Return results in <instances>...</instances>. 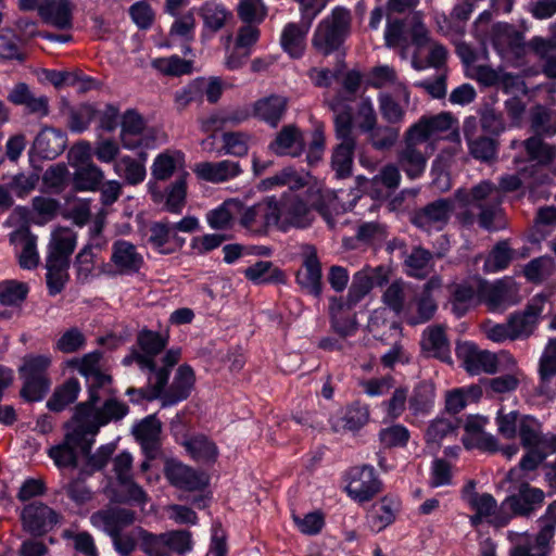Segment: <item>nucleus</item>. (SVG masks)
<instances>
[{
  "label": "nucleus",
  "instance_id": "nucleus-1",
  "mask_svg": "<svg viewBox=\"0 0 556 556\" xmlns=\"http://www.w3.org/2000/svg\"><path fill=\"white\" fill-rule=\"evenodd\" d=\"M102 353L93 351L80 358L66 362L85 376L89 382V397L76 406L77 416L89 422L92 431L99 430L110 421H117L128 413V406L110 396L111 377L100 371Z\"/></svg>",
  "mask_w": 556,
  "mask_h": 556
},
{
  "label": "nucleus",
  "instance_id": "nucleus-2",
  "mask_svg": "<svg viewBox=\"0 0 556 556\" xmlns=\"http://www.w3.org/2000/svg\"><path fill=\"white\" fill-rule=\"evenodd\" d=\"M455 200L465 207L458 214L463 225L470 226L478 217L479 225L486 229H494V220L501 213L503 195L496 184L491 180H481L470 189L459 188L454 193Z\"/></svg>",
  "mask_w": 556,
  "mask_h": 556
},
{
  "label": "nucleus",
  "instance_id": "nucleus-3",
  "mask_svg": "<svg viewBox=\"0 0 556 556\" xmlns=\"http://www.w3.org/2000/svg\"><path fill=\"white\" fill-rule=\"evenodd\" d=\"M168 343V334L143 329L137 336L139 351L134 350L123 363L125 365L137 364L141 370L149 372V386L154 388V396H159L168 381V370L156 368L154 356L160 354Z\"/></svg>",
  "mask_w": 556,
  "mask_h": 556
},
{
  "label": "nucleus",
  "instance_id": "nucleus-4",
  "mask_svg": "<svg viewBox=\"0 0 556 556\" xmlns=\"http://www.w3.org/2000/svg\"><path fill=\"white\" fill-rule=\"evenodd\" d=\"M74 419L76 427L67 433L64 441L49 450V456L59 467H76L79 455L88 454L91 448L92 438L99 430L92 431L89 422L77 416L75 409Z\"/></svg>",
  "mask_w": 556,
  "mask_h": 556
},
{
  "label": "nucleus",
  "instance_id": "nucleus-5",
  "mask_svg": "<svg viewBox=\"0 0 556 556\" xmlns=\"http://www.w3.org/2000/svg\"><path fill=\"white\" fill-rule=\"evenodd\" d=\"M351 22V12L343 7H336L330 15L318 23L312 46L325 55L338 50L350 34Z\"/></svg>",
  "mask_w": 556,
  "mask_h": 556
},
{
  "label": "nucleus",
  "instance_id": "nucleus-6",
  "mask_svg": "<svg viewBox=\"0 0 556 556\" xmlns=\"http://www.w3.org/2000/svg\"><path fill=\"white\" fill-rule=\"evenodd\" d=\"M456 356L464 369L470 375L494 374L503 361L513 366L517 363L509 353L497 355L490 351L481 350L469 341L457 343Z\"/></svg>",
  "mask_w": 556,
  "mask_h": 556
},
{
  "label": "nucleus",
  "instance_id": "nucleus-7",
  "mask_svg": "<svg viewBox=\"0 0 556 556\" xmlns=\"http://www.w3.org/2000/svg\"><path fill=\"white\" fill-rule=\"evenodd\" d=\"M412 42L415 47L412 66L416 71H422L428 67L440 68L446 61V48L432 40L428 29L424 24L417 23L412 30Z\"/></svg>",
  "mask_w": 556,
  "mask_h": 556
},
{
  "label": "nucleus",
  "instance_id": "nucleus-8",
  "mask_svg": "<svg viewBox=\"0 0 556 556\" xmlns=\"http://www.w3.org/2000/svg\"><path fill=\"white\" fill-rule=\"evenodd\" d=\"M433 152V144H426L405 130L403 144L396 153L397 164L405 175L414 180L422 176Z\"/></svg>",
  "mask_w": 556,
  "mask_h": 556
},
{
  "label": "nucleus",
  "instance_id": "nucleus-9",
  "mask_svg": "<svg viewBox=\"0 0 556 556\" xmlns=\"http://www.w3.org/2000/svg\"><path fill=\"white\" fill-rule=\"evenodd\" d=\"M439 276L431 277L420 289L415 290L413 299L408 301L403 319L410 326L429 321L438 309L433 293L442 288Z\"/></svg>",
  "mask_w": 556,
  "mask_h": 556
},
{
  "label": "nucleus",
  "instance_id": "nucleus-10",
  "mask_svg": "<svg viewBox=\"0 0 556 556\" xmlns=\"http://www.w3.org/2000/svg\"><path fill=\"white\" fill-rule=\"evenodd\" d=\"M239 224L248 231L264 235L270 227L276 226L278 218V202L275 199L239 208Z\"/></svg>",
  "mask_w": 556,
  "mask_h": 556
},
{
  "label": "nucleus",
  "instance_id": "nucleus-11",
  "mask_svg": "<svg viewBox=\"0 0 556 556\" xmlns=\"http://www.w3.org/2000/svg\"><path fill=\"white\" fill-rule=\"evenodd\" d=\"M455 208L454 200L438 199L414 212L412 223L426 232L441 231Z\"/></svg>",
  "mask_w": 556,
  "mask_h": 556
},
{
  "label": "nucleus",
  "instance_id": "nucleus-12",
  "mask_svg": "<svg viewBox=\"0 0 556 556\" xmlns=\"http://www.w3.org/2000/svg\"><path fill=\"white\" fill-rule=\"evenodd\" d=\"M24 531L33 536H41L51 531L60 521V515L47 504L35 501L21 511Z\"/></svg>",
  "mask_w": 556,
  "mask_h": 556
},
{
  "label": "nucleus",
  "instance_id": "nucleus-13",
  "mask_svg": "<svg viewBox=\"0 0 556 556\" xmlns=\"http://www.w3.org/2000/svg\"><path fill=\"white\" fill-rule=\"evenodd\" d=\"M547 302L545 295L536 294L523 311L516 312L508 317L507 323L515 341L528 339L534 332Z\"/></svg>",
  "mask_w": 556,
  "mask_h": 556
},
{
  "label": "nucleus",
  "instance_id": "nucleus-14",
  "mask_svg": "<svg viewBox=\"0 0 556 556\" xmlns=\"http://www.w3.org/2000/svg\"><path fill=\"white\" fill-rule=\"evenodd\" d=\"M349 496L358 503L370 501L381 491V482L371 466H357L348 472Z\"/></svg>",
  "mask_w": 556,
  "mask_h": 556
},
{
  "label": "nucleus",
  "instance_id": "nucleus-15",
  "mask_svg": "<svg viewBox=\"0 0 556 556\" xmlns=\"http://www.w3.org/2000/svg\"><path fill=\"white\" fill-rule=\"evenodd\" d=\"M389 280V270L383 266H366L353 275L346 300L357 304L375 286H382Z\"/></svg>",
  "mask_w": 556,
  "mask_h": 556
},
{
  "label": "nucleus",
  "instance_id": "nucleus-16",
  "mask_svg": "<svg viewBox=\"0 0 556 556\" xmlns=\"http://www.w3.org/2000/svg\"><path fill=\"white\" fill-rule=\"evenodd\" d=\"M454 124H456V119L450 112H441L434 115H422L406 131L426 144L434 146V139L440 134L452 129Z\"/></svg>",
  "mask_w": 556,
  "mask_h": 556
},
{
  "label": "nucleus",
  "instance_id": "nucleus-17",
  "mask_svg": "<svg viewBox=\"0 0 556 556\" xmlns=\"http://www.w3.org/2000/svg\"><path fill=\"white\" fill-rule=\"evenodd\" d=\"M466 501L475 514L470 516L471 526L478 527L482 522H488L496 527H503L507 523L508 518L501 516L496 500L489 493H470L466 496Z\"/></svg>",
  "mask_w": 556,
  "mask_h": 556
},
{
  "label": "nucleus",
  "instance_id": "nucleus-18",
  "mask_svg": "<svg viewBox=\"0 0 556 556\" xmlns=\"http://www.w3.org/2000/svg\"><path fill=\"white\" fill-rule=\"evenodd\" d=\"M164 473L170 484L186 491H199L208 483V477L204 472L175 459L165 463Z\"/></svg>",
  "mask_w": 556,
  "mask_h": 556
},
{
  "label": "nucleus",
  "instance_id": "nucleus-19",
  "mask_svg": "<svg viewBox=\"0 0 556 556\" xmlns=\"http://www.w3.org/2000/svg\"><path fill=\"white\" fill-rule=\"evenodd\" d=\"M9 241L14 247L22 268L33 269L38 266L40 257L37 251V237L30 232L28 227L22 226L12 231Z\"/></svg>",
  "mask_w": 556,
  "mask_h": 556
},
{
  "label": "nucleus",
  "instance_id": "nucleus-20",
  "mask_svg": "<svg viewBox=\"0 0 556 556\" xmlns=\"http://www.w3.org/2000/svg\"><path fill=\"white\" fill-rule=\"evenodd\" d=\"M74 9L71 0H40L38 14L46 24L67 30L73 27Z\"/></svg>",
  "mask_w": 556,
  "mask_h": 556
},
{
  "label": "nucleus",
  "instance_id": "nucleus-21",
  "mask_svg": "<svg viewBox=\"0 0 556 556\" xmlns=\"http://www.w3.org/2000/svg\"><path fill=\"white\" fill-rule=\"evenodd\" d=\"M303 265L298 271L296 280L299 285L308 293L319 296L321 294V268L314 247L304 245L302 248Z\"/></svg>",
  "mask_w": 556,
  "mask_h": 556
},
{
  "label": "nucleus",
  "instance_id": "nucleus-22",
  "mask_svg": "<svg viewBox=\"0 0 556 556\" xmlns=\"http://www.w3.org/2000/svg\"><path fill=\"white\" fill-rule=\"evenodd\" d=\"M517 291L516 283L511 280H498L495 283L480 281L481 300L491 309L506 308L518 303Z\"/></svg>",
  "mask_w": 556,
  "mask_h": 556
},
{
  "label": "nucleus",
  "instance_id": "nucleus-23",
  "mask_svg": "<svg viewBox=\"0 0 556 556\" xmlns=\"http://www.w3.org/2000/svg\"><path fill=\"white\" fill-rule=\"evenodd\" d=\"M544 496L542 490L522 483L518 493L508 496L502 503L501 509H509L514 515L527 516L541 507Z\"/></svg>",
  "mask_w": 556,
  "mask_h": 556
},
{
  "label": "nucleus",
  "instance_id": "nucleus-24",
  "mask_svg": "<svg viewBox=\"0 0 556 556\" xmlns=\"http://www.w3.org/2000/svg\"><path fill=\"white\" fill-rule=\"evenodd\" d=\"M401 508V501L393 495H386L375 503L366 515L368 528L378 533L394 522Z\"/></svg>",
  "mask_w": 556,
  "mask_h": 556
},
{
  "label": "nucleus",
  "instance_id": "nucleus-25",
  "mask_svg": "<svg viewBox=\"0 0 556 556\" xmlns=\"http://www.w3.org/2000/svg\"><path fill=\"white\" fill-rule=\"evenodd\" d=\"M367 83L377 89L392 88L405 104L410 103V90L408 86L399 78L394 67L389 65H378L370 70Z\"/></svg>",
  "mask_w": 556,
  "mask_h": 556
},
{
  "label": "nucleus",
  "instance_id": "nucleus-26",
  "mask_svg": "<svg viewBox=\"0 0 556 556\" xmlns=\"http://www.w3.org/2000/svg\"><path fill=\"white\" fill-rule=\"evenodd\" d=\"M277 227L287 231L290 227L305 228L311 225V211L306 204L298 198L278 203Z\"/></svg>",
  "mask_w": 556,
  "mask_h": 556
},
{
  "label": "nucleus",
  "instance_id": "nucleus-27",
  "mask_svg": "<svg viewBox=\"0 0 556 556\" xmlns=\"http://www.w3.org/2000/svg\"><path fill=\"white\" fill-rule=\"evenodd\" d=\"M194 372L192 368L188 365H181L177 369L170 388L164 393L162 390L159 396H154L155 391H153V394L149 399L161 397L163 406L175 405L189 396L194 386ZM152 390H154L153 387Z\"/></svg>",
  "mask_w": 556,
  "mask_h": 556
},
{
  "label": "nucleus",
  "instance_id": "nucleus-28",
  "mask_svg": "<svg viewBox=\"0 0 556 556\" xmlns=\"http://www.w3.org/2000/svg\"><path fill=\"white\" fill-rule=\"evenodd\" d=\"M480 280L454 282L448 286V305L456 317H463L476 304Z\"/></svg>",
  "mask_w": 556,
  "mask_h": 556
},
{
  "label": "nucleus",
  "instance_id": "nucleus-29",
  "mask_svg": "<svg viewBox=\"0 0 556 556\" xmlns=\"http://www.w3.org/2000/svg\"><path fill=\"white\" fill-rule=\"evenodd\" d=\"M268 149L279 156H300L305 149L303 134L294 125L283 126L269 143Z\"/></svg>",
  "mask_w": 556,
  "mask_h": 556
},
{
  "label": "nucleus",
  "instance_id": "nucleus-30",
  "mask_svg": "<svg viewBox=\"0 0 556 556\" xmlns=\"http://www.w3.org/2000/svg\"><path fill=\"white\" fill-rule=\"evenodd\" d=\"M185 242L168 220L153 223L150 227L149 243L162 254L175 253L184 247Z\"/></svg>",
  "mask_w": 556,
  "mask_h": 556
},
{
  "label": "nucleus",
  "instance_id": "nucleus-31",
  "mask_svg": "<svg viewBox=\"0 0 556 556\" xmlns=\"http://www.w3.org/2000/svg\"><path fill=\"white\" fill-rule=\"evenodd\" d=\"M111 262L119 274L130 275L140 270L143 257L135 244L117 240L112 245Z\"/></svg>",
  "mask_w": 556,
  "mask_h": 556
},
{
  "label": "nucleus",
  "instance_id": "nucleus-32",
  "mask_svg": "<svg viewBox=\"0 0 556 556\" xmlns=\"http://www.w3.org/2000/svg\"><path fill=\"white\" fill-rule=\"evenodd\" d=\"M309 22L288 23L280 35L282 50L292 59H300L306 48V36L311 29Z\"/></svg>",
  "mask_w": 556,
  "mask_h": 556
},
{
  "label": "nucleus",
  "instance_id": "nucleus-33",
  "mask_svg": "<svg viewBox=\"0 0 556 556\" xmlns=\"http://www.w3.org/2000/svg\"><path fill=\"white\" fill-rule=\"evenodd\" d=\"M162 431V424L155 415H149L132 428V434L149 458L155 457Z\"/></svg>",
  "mask_w": 556,
  "mask_h": 556
},
{
  "label": "nucleus",
  "instance_id": "nucleus-34",
  "mask_svg": "<svg viewBox=\"0 0 556 556\" xmlns=\"http://www.w3.org/2000/svg\"><path fill=\"white\" fill-rule=\"evenodd\" d=\"M90 521L110 535H115L135 521V514L126 508H110L92 514Z\"/></svg>",
  "mask_w": 556,
  "mask_h": 556
},
{
  "label": "nucleus",
  "instance_id": "nucleus-35",
  "mask_svg": "<svg viewBox=\"0 0 556 556\" xmlns=\"http://www.w3.org/2000/svg\"><path fill=\"white\" fill-rule=\"evenodd\" d=\"M193 172L203 180L218 184L237 177L241 173V167L238 162L224 160L198 163Z\"/></svg>",
  "mask_w": 556,
  "mask_h": 556
},
{
  "label": "nucleus",
  "instance_id": "nucleus-36",
  "mask_svg": "<svg viewBox=\"0 0 556 556\" xmlns=\"http://www.w3.org/2000/svg\"><path fill=\"white\" fill-rule=\"evenodd\" d=\"M355 304L342 298H331L329 303V315L332 329L341 337L352 336L356 330V321L351 314Z\"/></svg>",
  "mask_w": 556,
  "mask_h": 556
},
{
  "label": "nucleus",
  "instance_id": "nucleus-37",
  "mask_svg": "<svg viewBox=\"0 0 556 556\" xmlns=\"http://www.w3.org/2000/svg\"><path fill=\"white\" fill-rule=\"evenodd\" d=\"M77 236L68 227H56L50 237L48 244V260L64 261L70 263V256L75 250Z\"/></svg>",
  "mask_w": 556,
  "mask_h": 556
},
{
  "label": "nucleus",
  "instance_id": "nucleus-38",
  "mask_svg": "<svg viewBox=\"0 0 556 556\" xmlns=\"http://www.w3.org/2000/svg\"><path fill=\"white\" fill-rule=\"evenodd\" d=\"M421 348L430 356L451 363L450 341L442 325L430 326L422 332Z\"/></svg>",
  "mask_w": 556,
  "mask_h": 556
},
{
  "label": "nucleus",
  "instance_id": "nucleus-39",
  "mask_svg": "<svg viewBox=\"0 0 556 556\" xmlns=\"http://www.w3.org/2000/svg\"><path fill=\"white\" fill-rule=\"evenodd\" d=\"M67 138L65 132L52 127H45L34 140V149L45 159H55L66 148Z\"/></svg>",
  "mask_w": 556,
  "mask_h": 556
},
{
  "label": "nucleus",
  "instance_id": "nucleus-40",
  "mask_svg": "<svg viewBox=\"0 0 556 556\" xmlns=\"http://www.w3.org/2000/svg\"><path fill=\"white\" fill-rule=\"evenodd\" d=\"M287 106L288 100L286 97L270 94L253 104V114L270 127H277L287 111Z\"/></svg>",
  "mask_w": 556,
  "mask_h": 556
},
{
  "label": "nucleus",
  "instance_id": "nucleus-41",
  "mask_svg": "<svg viewBox=\"0 0 556 556\" xmlns=\"http://www.w3.org/2000/svg\"><path fill=\"white\" fill-rule=\"evenodd\" d=\"M508 539L513 543L509 556H547L549 553L551 541H541L540 533H538L534 544L527 532L509 531Z\"/></svg>",
  "mask_w": 556,
  "mask_h": 556
},
{
  "label": "nucleus",
  "instance_id": "nucleus-42",
  "mask_svg": "<svg viewBox=\"0 0 556 556\" xmlns=\"http://www.w3.org/2000/svg\"><path fill=\"white\" fill-rule=\"evenodd\" d=\"M204 30L215 34L232 18V13L223 3L214 0L205 1L199 9Z\"/></svg>",
  "mask_w": 556,
  "mask_h": 556
},
{
  "label": "nucleus",
  "instance_id": "nucleus-43",
  "mask_svg": "<svg viewBox=\"0 0 556 556\" xmlns=\"http://www.w3.org/2000/svg\"><path fill=\"white\" fill-rule=\"evenodd\" d=\"M539 374L541 390L544 393L556 392V338L551 339L546 344L540 358Z\"/></svg>",
  "mask_w": 556,
  "mask_h": 556
},
{
  "label": "nucleus",
  "instance_id": "nucleus-44",
  "mask_svg": "<svg viewBox=\"0 0 556 556\" xmlns=\"http://www.w3.org/2000/svg\"><path fill=\"white\" fill-rule=\"evenodd\" d=\"M519 437L525 447H554V440L542 433L541 424L531 416L519 420Z\"/></svg>",
  "mask_w": 556,
  "mask_h": 556
},
{
  "label": "nucleus",
  "instance_id": "nucleus-45",
  "mask_svg": "<svg viewBox=\"0 0 556 556\" xmlns=\"http://www.w3.org/2000/svg\"><path fill=\"white\" fill-rule=\"evenodd\" d=\"M415 288L402 280H395L388 286L382 294L383 303L397 315L403 317L408 301L413 299Z\"/></svg>",
  "mask_w": 556,
  "mask_h": 556
},
{
  "label": "nucleus",
  "instance_id": "nucleus-46",
  "mask_svg": "<svg viewBox=\"0 0 556 556\" xmlns=\"http://www.w3.org/2000/svg\"><path fill=\"white\" fill-rule=\"evenodd\" d=\"M378 104L380 114L388 124L396 126L405 122L406 108L409 104H405L395 92H380Z\"/></svg>",
  "mask_w": 556,
  "mask_h": 556
},
{
  "label": "nucleus",
  "instance_id": "nucleus-47",
  "mask_svg": "<svg viewBox=\"0 0 556 556\" xmlns=\"http://www.w3.org/2000/svg\"><path fill=\"white\" fill-rule=\"evenodd\" d=\"M241 202L238 200H226L217 207L205 214L207 225L214 230H228L232 227L233 216L239 212Z\"/></svg>",
  "mask_w": 556,
  "mask_h": 556
},
{
  "label": "nucleus",
  "instance_id": "nucleus-48",
  "mask_svg": "<svg viewBox=\"0 0 556 556\" xmlns=\"http://www.w3.org/2000/svg\"><path fill=\"white\" fill-rule=\"evenodd\" d=\"M181 445L185 447L187 453L199 463H214L218 455L216 444L202 434L184 440Z\"/></svg>",
  "mask_w": 556,
  "mask_h": 556
},
{
  "label": "nucleus",
  "instance_id": "nucleus-49",
  "mask_svg": "<svg viewBox=\"0 0 556 556\" xmlns=\"http://www.w3.org/2000/svg\"><path fill=\"white\" fill-rule=\"evenodd\" d=\"M146 159H134L129 155L121 156L113 164L114 173L122 177L126 184L136 186L141 184L147 175Z\"/></svg>",
  "mask_w": 556,
  "mask_h": 556
},
{
  "label": "nucleus",
  "instance_id": "nucleus-50",
  "mask_svg": "<svg viewBox=\"0 0 556 556\" xmlns=\"http://www.w3.org/2000/svg\"><path fill=\"white\" fill-rule=\"evenodd\" d=\"M327 104L334 114L337 138L341 141H356L353 137V122L350 109L341 102L339 97L327 100Z\"/></svg>",
  "mask_w": 556,
  "mask_h": 556
},
{
  "label": "nucleus",
  "instance_id": "nucleus-51",
  "mask_svg": "<svg viewBox=\"0 0 556 556\" xmlns=\"http://www.w3.org/2000/svg\"><path fill=\"white\" fill-rule=\"evenodd\" d=\"M103 179V170L94 163H88L75 168L73 188L76 191H97Z\"/></svg>",
  "mask_w": 556,
  "mask_h": 556
},
{
  "label": "nucleus",
  "instance_id": "nucleus-52",
  "mask_svg": "<svg viewBox=\"0 0 556 556\" xmlns=\"http://www.w3.org/2000/svg\"><path fill=\"white\" fill-rule=\"evenodd\" d=\"M520 146L523 147L528 159L541 166H547L556 159V147L545 142L539 136H531L521 141Z\"/></svg>",
  "mask_w": 556,
  "mask_h": 556
},
{
  "label": "nucleus",
  "instance_id": "nucleus-53",
  "mask_svg": "<svg viewBox=\"0 0 556 556\" xmlns=\"http://www.w3.org/2000/svg\"><path fill=\"white\" fill-rule=\"evenodd\" d=\"M530 127L533 136L553 137L556 135V112L542 105H536L530 111Z\"/></svg>",
  "mask_w": 556,
  "mask_h": 556
},
{
  "label": "nucleus",
  "instance_id": "nucleus-54",
  "mask_svg": "<svg viewBox=\"0 0 556 556\" xmlns=\"http://www.w3.org/2000/svg\"><path fill=\"white\" fill-rule=\"evenodd\" d=\"M434 386L430 381H421L416 384L408 400V407L414 415H426L434 403Z\"/></svg>",
  "mask_w": 556,
  "mask_h": 556
},
{
  "label": "nucleus",
  "instance_id": "nucleus-55",
  "mask_svg": "<svg viewBox=\"0 0 556 556\" xmlns=\"http://www.w3.org/2000/svg\"><path fill=\"white\" fill-rule=\"evenodd\" d=\"M367 140L377 151L391 150L400 139V127L393 125H376L367 134Z\"/></svg>",
  "mask_w": 556,
  "mask_h": 556
},
{
  "label": "nucleus",
  "instance_id": "nucleus-56",
  "mask_svg": "<svg viewBox=\"0 0 556 556\" xmlns=\"http://www.w3.org/2000/svg\"><path fill=\"white\" fill-rule=\"evenodd\" d=\"M121 127V140L123 147L128 150H134L139 147L140 141L131 139V137L140 135L143 130V118L137 112L128 110L122 116Z\"/></svg>",
  "mask_w": 556,
  "mask_h": 556
},
{
  "label": "nucleus",
  "instance_id": "nucleus-57",
  "mask_svg": "<svg viewBox=\"0 0 556 556\" xmlns=\"http://www.w3.org/2000/svg\"><path fill=\"white\" fill-rule=\"evenodd\" d=\"M79 391L78 380L71 378L54 390L47 402V407L52 412H62L66 406L76 401Z\"/></svg>",
  "mask_w": 556,
  "mask_h": 556
},
{
  "label": "nucleus",
  "instance_id": "nucleus-58",
  "mask_svg": "<svg viewBox=\"0 0 556 556\" xmlns=\"http://www.w3.org/2000/svg\"><path fill=\"white\" fill-rule=\"evenodd\" d=\"M432 257L430 251L420 247L413 248L404 261L407 275L419 279L425 278L431 269Z\"/></svg>",
  "mask_w": 556,
  "mask_h": 556
},
{
  "label": "nucleus",
  "instance_id": "nucleus-59",
  "mask_svg": "<svg viewBox=\"0 0 556 556\" xmlns=\"http://www.w3.org/2000/svg\"><path fill=\"white\" fill-rule=\"evenodd\" d=\"M356 141H341L332 153L331 166L337 177L344 178L350 176L353 165V154Z\"/></svg>",
  "mask_w": 556,
  "mask_h": 556
},
{
  "label": "nucleus",
  "instance_id": "nucleus-60",
  "mask_svg": "<svg viewBox=\"0 0 556 556\" xmlns=\"http://www.w3.org/2000/svg\"><path fill=\"white\" fill-rule=\"evenodd\" d=\"M187 197V182L186 175L177 178L166 190H165V203L164 210L173 214L181 213Z\"/></svg>",
  "mask_w": 556,
  "mask_h": 556
},
{
  "label": "nucleus",
  "instance_id": "nucleus-61",
  "mask_svg": "<svg viewBox=\"0 0 556 556\" xmlns=\"http://www.w3.org/2000/svg\"><path fill=\"white\" fill-rule=\"evenodd\" d=\"M151 65L154 70L166 76H181L192 72V62L184 60L178 55L154 59Z\"/></svg>",
  "mask_w": 556,
  "mask_h": 556
},
{
  "label": "nucleus",
  "instance_id": "nucleus-62",
  "mask_svg": "<svg viewBox=\"0 0 556 556\" xmlns=\"http://www.w3.org/2000/svg\"><path fill=\"white\" fill-rule=\"evenodd\" d=\"M245 277L255 283L276 282L282 280V271L268 261H260L244 270Z\"/></svg>",
  "mask_w": 556,
  "mask_h": 556
},
{
  "label": "nucleus",
  "instance_id": "nucleus-63",
  "mask_svg": "<svg viewBox=\"0 0 556 556\" xmlns=\"http://www.w3.org/2000/svg\"><path fill=\"white\" fill-rule=\"evenodd\" d=\"M554 260L544 255L530 261L523 267V275L528 281L539 283L547 279L554 273Z\"/></svg>",
  "mask_w": 556,
  "mask_h": 556
},
{
  "label": "nucleus",
  "instance_id": "nucleus-64",
  "mask_svg": "<svg viewBox=\"0 0 556 556\" xmlns=\"http://www.w3.org/2000/svg\"><path fill=\"white\" fill-rule=\"evenodd\" d=\"M21 378L23 379L21 396L28 402L41 401L51 386V380L48 376Z\"/></svg>",
  "mask_w": 556,
  "mask_h": 556
}]
</instances>
